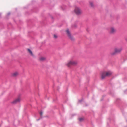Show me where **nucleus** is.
Returning <instances> with one entry per match:
<instances>
[{
    "mask_svg": "<svg viewBox=\"0 0 127 127\" xmlns=\"http://www.w3.org/2000/svg\"><path fill=\"white\" fill-rule=\"evenodd\" d=\"M77 62L76 61H70L66 65L68 67H70L71 66H75L76 65Z\"/></svg>",
    "mask_w": 127,
    "mask_h": 127,
    "instance_id": "1",
    "label": "nucleus"
},
{
    "mask_svg": "<svg viewBox=\"0 0 127 127\" xmlns=\"http://www.w3.org/2000/svg\"><path fill=\"white\" fill-rule=\"evenodd\" d=\"M111 72L110 71L107 72L105 74L104 73H103L101 74V78L102 79H104L106 76H109L111 75Z\"/></svg>",
    "mask_w": 127,
    "mask_h": 127,
    "instance_id": "2",
    "label": "nucleus"
},
{
    "mask_svg": "<svg viewBox=\"0 0 127 127\" xmlns=\"http://www.w3.org/2000/svg\"><path fill=\"white\" fill-rule=\"evenodd\" d=\"M122 50V49L121 48L119 49L115 48V51L112 53L111 54V55H114L117 53H119Z\"/></svg>",
    "mask_w": 127,
    "mask_h": 127,
    "instance_id": "3",
    "label": "nucleus"
},
{
    "mask_svg": "<svg viewBox=\"0 0 127 127\" xmlns=\"http://www.w3.org/2000/svg\"><path fill=\"white\" fill-rule=\"evenodd\" d=\"M66 32L69 38L72 40H74V38L72 36L68 29L67 30Z\"/></svg>",
    "mask_w": 127,
    "mask_h": 127,
    "instance_id": "4",
    "label": "nucleus"
},
{
    "mask_svg": "<svg viewBox=\"0 0 127 127\" xmlns=\"http://www.w3.org/2000/svg\"><path fill=\"white\" fill-rule=\"evenodd\" d=\"M74 12L77 15H78L81 13V12L79 8L76 7H75Z\"/></svg>",
    "mask_w": 127,
    "mask_h": 127,
    "instance_id": "5",
    "label": "nucleus"
},
{
    "mask_svg": "<svg viewBox=\"0 0 127 127\" xmlns=\"http://www.w3.org/2000/svg\"><path fill=\"white\" fill-rule=\"evenodd\" d=\"M20 99L19 98H18L15 100L14 101L12 102L11 103L12 104H15L18 102H20Z\"/></svg>",
    "mask_w": 127,
    "mask_h": 127,
    "instance_id": "6",
    "label": "nucleus"
},
{
    "mask_svg": "<svg viewBox=\"0 0 127 127\" xmlns=\"http://www.w3.org/2000/svg\"><path fill=\"white\" fill-rule=\"evenodd\" d=\"M115 31V30L113 28H112L110 33H113Z\"/></svg>",
    "mask_w": 127,
    "mask_h": 127,
    "instance_id": "7",
    "label": "nucleus"
},
{
    "mask_svg": "<svg viewBox=\"0 0 127 127\" xmlns=\"http://www.w3.org/2000/svg\"><path fill=\"white\" fill-rule=\"evenodd\" d=\"M28 51L31 55L33 56V53L29 49H28Z\"/></svg>",
    "mask_w": 127,
    "mask_h": 127,
    "instance_id": "8",
    "label": "nucleus"
},
{
    "mask_svg": "<svg viewBox=\"0 0 127 127\" xmlns=\"http://www.w3.org/2000/svg\"><path fill=\"white\" fill-rule=\"evenodd\" d=\"M17 74H18V73H17V72H16L13 74H12V75L13 76H16L17 75Z\"/></svg>",
    "mask_w": 127,
    "mask_h": 127,
    "instance_id": "9",
    "label": "nucleus"
},
{
    "mask_svg": "<svg viewBox=\"0 0 127 127\" xmlns=\"http://www.w3.org/2000/svg\"><path fill=\"white\" fill-rule=\"evenodd\" d=\"M45 58L44 57H42L40 59V60L41 61H43L45 60Z\"/></svg>",
    "mask_w": 127,
    "mask_h": 127,
    "instance_id": "10",
    "label": "nucleus"
},
{
    "mask_svg": "<svg viewBox=\"0 0 127 127\" xmlns=\"http://www.w3.org/2000/svg\"><path fill=\"white\" fill-rule=\"evenodd\" d=\"M120 99H117L116 101V103H119L120 102Z\"/></svg>",
    "mask_w": 127,
    "mask_h": 127,
    "instance_id": "11",
    "label": "nucleus"
},
{
    "mask_svg": "<svg viewBox=\"0 0 127 127\" xmlns=\"http://www.w3.org/2000/svg\"><path fill=\"white\" fill-rule=\"evenodd\" d=\"M90 4L91 7H93V3L92 2H90Z\"/></svg>",
    "mask_w": 127,
    "mask_h": 127,
    "instance_id": "12",
    "label": "nucleus"
},
{
    "mask_svg": "<svg viewBox=\"0 0 127 127\" xmlns=\"http://www.w3.org/2000/svg\"><path fill=\"white\" fill-rule=\"evenodd\" d=\"M79 121H81L83 120V119L82 118H80L79 119Z\"/></svg>",
    "mask_w": 127,
    "mask_h": 127,
    "instance_id": "13",
    "label": "nucleus"
},
{
    "mask_svg": "<svg viewBox=\"0 0 127 127\" xmlns=\"http://www.w3.org/2000/svg\"><path fill=\"white\" fill-rule=\"evenodd\" d=\"M83 99H81V100H78V102L79 103H80L81 102H82V101H83Z\"/></svg>",
    "mask_w": 127,
    "mask_h": 127,
    "instance_id": "14",
    "label": "nucleus"
},
{
    "mask_svg": "<svg viewBox=\"0 0 127 127\" xmlns=\"http://www.w3.org/2000/svg\"><path fill=\"white\" fill-rule=\"evenodd\" d=\"M10 14V13L9 12L7 15L6 16L7 17Z\"/></svg>",
    "mask_w": 127,
    "mask_h": 127,
    "instance_id": "15",
    "label": "nucleus"
},
{
    "mask_svg": "<svg viewBox=\"0 0 127 127\" xmlns=\"http://www.w3.org/2000/svg\"><path fill=\"white\" fill-rule=\"evenodd\" d=\"M40 114L41 116V117L42 114V111H41L40 113Z\"/></svg>",
    "mask_w": 127,
    "mask_h": 127,
    "instance_id": "16",
    "label": "nucleus"
},
{
    "mask_svg": "<svg viewBox=\"0 0 127 127\" xmlns=\"http://www.w3.org/2000/svg\"><path fill=\"white\" fill-rule=\"evenodd\" d=\"M54 37L55 38H56L57 37V36L56 35H54Z\"/></svg>",
    "mask_w": 127,
    "mask_h": 127,
    "instance_id": "17",
    "label": "nucleus"
},
{
    "mask_svg": "<svg viewBox=\"0 0 127 127\" xmlns=\"http://www.w3.org/2000/svg\"><path fill=\"white\" fill-rule=\"evenodd\" d=\"M40 119V118L38 119H37V121H38Z\"/></svg>",
    "mask_w": 127,
    "mask_h": 127,
    "instance_id": "18",
    "label": "nucleus"
},
{
    "mask_svg": "<svg viewBox=\"0 0 127 127\" xmlns=\"http://www.w3.org/2000/svg\"><path fill=\"white\" fill-rule=\"evenodd\" d=\"M126 41L127 42V38L126 39Z\"/></svg>",
    "mask_w": 127,
    "mask_h": 127,
    "instance_id": "19",
    "label": "nucleus"
},
{
    "mask_svg": "<svg viewBox=\"0 0 127 127\" xmlns=\"http://www.w3.org/2000/svg\"><path fill=\"white\" fill-rule=\"evenodd\" d=\"M76 27V25H75V27Z\"/></svg>",
    "mask_w": 127,
    "mask_h": 127,
    "instance_id": "20",
    "label": "nucleus"
},
{
    "mask_svg": "<svg viewBox=\"0 0 127 127\" xmlns=\"http://www.w3.org/2000/svg\"><path fill=\"white\" fill-rule=\"evenodd\" d=\"M51 18H52V19H53V17L52 16L51 17Z\"/></svg>",
    "mask_w": 127,
    "mask_h": 127,
    "instance_id": "21",
    "label": "nucleus"
},
{
    "mask_svg": "<svg viewBox=\"0 0 127 127\" xmlns=\"http://www.w3.org/2000/svg\"><path fill=\"white\" fill-rule=\"evenodd\" d=\"M53 101H55V100H53Z\"/></svg>",
    "mask_w": 127,
    "mask_h": 127,
    "instance_id": "22",
    "label": "nucleus"
},
{
    "mask_svg": "<svg viewBox=\"0 0 127 127\" xmlns=\"http://www.w3.org/2000/svg\"><path fill=\"white\" fill-rule=\"evenodd\" d=\"M62 9L63 10H64V9Z\"/></svg>",
    "mask_w": 127,
    "mask_h": 127,
    "instance_id": "23",
    "label": "nucleus"
}]
</instances>
